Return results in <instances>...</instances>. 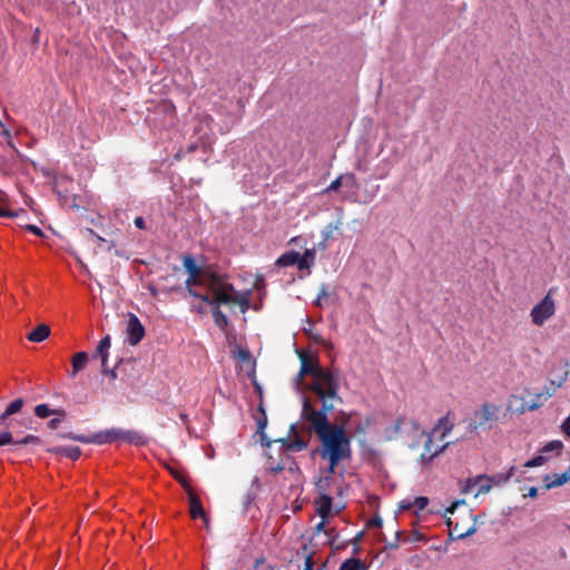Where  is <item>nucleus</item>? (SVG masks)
Wrapping results in <instances>:
<instances>
[{
  "label": "nucleus",
  "instance_id": "nucleus-28",
  "mask_svg": "<svg viewBox=\"0 0 570 570\" xmlns=\"http://www.w3.org/2000/svg\"><path fill=\"white\" fill-rule=\"evenodd\" d=\"M314 261H315V250L306 249L303 255H299V259L297 262V267L299 271L309 268V266L314 264Z\"/></svg>",
  "mask_w": 570,
  "mask_h": 570
},
{
  "label": "nucleus",
  "instance_id": "nucleus-46",
  "mask_svg": "<svg viewBox=\"0 0 570 570\" xmlns=\"http://www.w3.org/2000/svg\"><path fill=\"white\" fill-rule=\"evenodd\" d=\"M399 509H400L401 511H409V510H412V509H413V500H410V499L402 500V501L399 503Z\"/></svg>",
  "mask_w": 570,
  "mask_h": 570
},
{
  "label": "nucleus",
  "instance_id": "nucleus-49",
  "mask_svg": "<svg viewBox=\"0 0 570 570\" xmlns=\"http://www.w3.org/2000/svg\"><path fill=\"white\" fill-rule=\"evenodd\" d=\"M61 423V419L60 417H55V419H51L47 425L50 430H56L58 429L59 424Z\"/></svg>",
  "mask_w": 570,
  "mask_h": 570
},
{
  "label": "nucleus",
  "instance_id": "nucleus-50",
  "mask_svg": "<svg viewBox=\"0 0 570 570\" xmlns=\"http://www.w3.org/2000/svg\"><path fill=\"white\" fill-rule=\"evenodd\" d=\"M26 229L31 232L32 234L37 235V236H42V230L36 226V225H27L26 226Z\"/></svg>",
  "mask_w": 570,
  "mask_h": 570
},
{
  "label": "nucleus",
  "instance_id": "nucleus-56",
  "mask_svg": "<svg viewBox=\"0 0 570 570\" xmlns=\"http://www.w3.org/2000/svg\"><path fill=\"white\" fill-rule=\"evenodd\" d=\"M210 553L208 551H205L204 559H203V570H209L208 563H209Z\"/></svg>",
  "mask_w": 570,
  "mask_h": 570
},
{
  "label": "nucleus",
  "instance_id": "nucleus-9",
  "mask_svg": "<svg viewBox=\"0 0 570 570\" xmlns=\"http://www.w3.org/2000/svg\"><path fill=\"white\" fill-rule=\"evenodd\" d=\"M556 313V303L551 291L531 309V321L537 326H542Z\"/></svg>",
  "mask_w": 570,
  "mask_h": 570
},
{
  "label": "nucleus",
  "instance_id": "nucleus-52",
  "mask_svg": "<svg viewBox=\"0 0 570 570\" xmlns=\"http://www.w3.org/2000/svg\"><path fill=\"white\" fill-rule=\"evenodd\" d=\"M134 224L139 229H146V223L141 216L136 217Z\"/></svg>",
  "mask_w": 570,
  "mask_h": 570
},
{
  "label": "nucleus",
  "instance_id": "nucleus-43",
  "mask_svg": "<svg viewBox=\"0 0 570 570\" xmlns=\"http://www.w3.org/2000/svg\"><path fill=\"white\" fill-rule=\"evenodd\" d=\"M343 176H338L336 179H334L330 186L325 189L326 193H330V191H337L342 184H343Z\"/></svg>",
  "mask_w": 570,
  "mask_h": 570
},
{
  "label": "nucleus",
  "instance_id": "nucleus-45",
  "mask_svg": "<svg viewBox=\"0 0 570 570\" xmlns=\"http://www.w3.org/2000/svg\"><path fill=\"white\" fill-rule=\"evenodd\" d=\"M216 326L224 328L227 326V317L219 311L216 309Z\"/></svg>",
  "mask_w": 570,
  "mask_h": 570
},
{
  "label": "nucleus",
  "instance_id": "nucleus-64",
  "mask_svg": "<svg viewBox=\"0 0 570 570\" xmlns=\"http://www.w3.org/2000/svg\"><path fill=\"white\" fill-rule=\"evenodd\" d=\"M325 525V519H322V521L316 525V531L320 532L324 529Z\"/></svg>",
  "mask_w": 570,
  "mask_h": 570
},
{
  "label": "nucleus",
  "instance_id": "nucleus-61",
  "mask_svg": "<svg viewBox=\"0 0 570 570\" xmlns=\"http://www.w3.org/2000/svg\"><path fill=\"white\" fill-rule=\"evenodd\" d=\"M40 39V29L36 28L32 37V42L38 43Z\"/></svg>",
  "mask_w": 570,
  "mask_h": 570
},
{
  "label": "nucleus",
  "instance_id": "nucleus-39",
  "mask_svg": "<svg viewBox=\"0 0 570 570\" xmlns=\"http://www.w3.org/2000/svg\"><path fill=\"white\" fill-rule=\"evenodd\" d=\"M438 428H443V432L441 434V438L444 439L450 433V431L452 430L453 425L450 424L448 416H443V417H441L439 420Z\"/></svg>",
  "mask_w": 570,
  "mask_h": 570
},
{
  "label": "nucleus",
  "instance_id": "nucleus-47",
  "mask_svg": "<svg viewBox=\"0 0 570 570\" xmlns=\"http://www.w3.org/2000/svg\"><path fill=\"white\" fill-rule=\"evenodd\" d=\"M254 287L258 291L265 287V278L262 274L255 276Z\"/></svg>",
  "mask_w": 570,
  "mask_h": 570
},
{
  "label": "nucleus",
  "instance_id": "nucleus-36",
  "mask_svg": "<svg viewBox=\"0 0 570 570\" xmlns=\"http://www.w3.org/2000/svg\"><path fill=\"white\" fill-rule=\"evenodd\" d=\"M40 444V439L37 435L28 434L20 440H14V445Z\"/></svg>",
  "mask_w": 570,
  "mask_h": 570
},
{
  "label": "nucleus",
  "instance_id": "nucleus-5",
  "mask_svg": "<svg viewBox=\"0 0 570 570\" xmlns=\"http://www.w3.org/2000/svg\"><path fill=\"white\" fill-rule=\"evenodd\" d=\"M309 389L322 400L332 402L333 400L341 401L338 396V376L335 375L332 371L323 368L318 371L314 379H312V384Z\"/></svg>",
  "mask_w": 570,
  "mask_h": 570
},
{
  "label": "nucleus",
  "instance_id": "nucleus-17",
  "mask_svg": "<svg viewBox=\"0 0 570 570\" xmlns=\"http://www.w3.org/2000/svg\"><path fill=\"white\" fill-rule=\"evenodd\" d=\"M119 441L134 445H145L147 438L137 431L119 429Z\"/></svg>",
  "mask_w": 570,
  "mask_h": 570
},
{
  "label": "nucleus",
  "instance_id": "nucleus-41",
  "mask_svg": "<svg viewBox=\"0 0 570 570\" xmlns=\"http://www.w3.org/2000/svg\"><path fill=\"white\" fill-rule=\"evenodd\" d=\"M563 444L561 441H551L548 444H546L542 449V452H550V451H560L562 449Z\"/></svg>",
  "mask_w": 570,
  "mask_h": 570
},
{
  "label": "nucleus",
  "instance_id": "nucleus-18",
  "mask_svg": "<svg viewBox=\"0 0 570 570\" xmlns=\"http://www.w3.org/2000/svg\"><path fill=\"white\" fill-rule=\"evenodd\" d=\"M514 474V466H511L505 473H495L493 475H478L479 481H490L492 487L508 482Z\"/></svg>",
  "mask_w": 570,
  "mask_h": 570
},
{
  "label": "nucleus",
  "instance_id": "nucleus-13",
  "mask_svg": "<svg viewBox=\"0 0 570 570\" xmlns=\"http://www.w3.org/2000/svg\"><path fill=\"white\" fill-rule=\"evenodd\" d=\"M283 448L289 452H299L307 448L308 442L299 436L295 424L289 428V436L278 440Z\"/></svg>",
  "mask_w": 570,
  "mask_h": 570
},
{
  "label": "nucleus",
  "instance_id": "nucleus-7",
  "mask_svg": "<svg viewBox=\"0 0 570 570\" xmlns=\"http://www.w3.org/2000/svg\"><path fill=\"white\" fill-rule=\"evenodd\" d=\"M420 431V425L414 420H407L405 416H399L393 424L384 430L387 441L397 440L403 436H413Z\"/></svg>",
  "mask_w": 570,
  "mask_h": 570
},
{
  "label": "nucleus",
  "instance_id": "nucleus-12",
  "mask_svg": "<svg viewBox=\"0 0 570 570\" xmlns=\"http://www.w3.org/2000/svg\"><path fill=\"white\" fill-rule=\"evenodd\" d=\"M145 336V327L135 314H129L127 322V341L130 345H137Z\"/></svg>",
  "mask_w": 570,
  "mask_h": 570
},
{
  "label": "nucleus",
  "instance_id": "nucleus-38",
  "mask_svg": "<svg viewBox=\"0 0 570 570\" xmlns=\"http://www.w3.org/2000/svg\"><path fill=\"white\" fill-rule=\"evenodd\" d=\"M12 444L14 445V439L10 431L4 430L0 432V446Z\"/></svg>",
  "mask_w": 570,
  "mask_h": 570
},
{
  "label": "nucleus",
  "instance_id": "nucleus-51",
  "mask_svg": "<svg viewBox=\"0 0 570 570\" xmlns=\"http://www.w3.org/2000/svg\"><path fill=\"white\" fill-rule=\"evenodd\" d=\"M562 431L567 436H570V415L562 423Z\"/></svg>",
  "mask_w": 570,
  "mask_h": 570
},
{
  "label": "nucleus",
  "instance_id": "nucleus-48",
  "mask_svg": "<svg viewBox=\"0 0 570 570\" xmlns=\"http://www.w3.org/2000/svg\"><path fill=\"white\" fill-rule=\"evenodd\" d=\"M330 463V466H328V473L330 474H334L335 473V470H336V466L338 465V463L342 461V460H336L334 461L333 459H326Z\"/></svg>",
  "mask_w": 570,
  "mask_h": 570
},
{
  "label": "nucleus",
  "instance_id": "nucleus-10",
  "mask_svg": "<svg viewBox=\"0 0 570 570\" xmlns=\"http://www.w3.org/2000/svg\"><path fill=\"white\" fill-rule=\"evenodd\" d=\"M298 356H299V360H301V368H299V372L296 375V384L301 385L303 379L306 375H311L312 379H314L316 373L318 371H322L324 367H322L318 364V361L313 355H311V354H308V353H306L304 351L298 352Z\"/></svg>",
  "mask_w": 570,
  "mask_h": 570
},
{
  "label": "nucleus",
  "instance_id": "nucleus-19",
  "mask_svg": "<svg viewBox=\"0 0 570 570\" xmlns=\"http://www.w3.org/2000/svg\"><path fill=\"white\" fill-rule=\"evenodd\" d=\"M446 523L449 525L450 535H455L456 539H465L476 531L475 524H472L469 529L463 530L459 522L454 523L450 518L448 519Z\"/></svg>",
  "mask_w": 570,
  "mask_h": 570
},
{
  "label": "nucleus",
  "instance_id": "nucleus-32",
  "mask_svg": "<svg viewBox=\"0 0 570 570\" xmlns=\"http://www.w3.org/2000/svg\"><path fill=\"white\" fill-rule=\"evenodd\" d=\"M302 552L305 558L304 570H313L314 569V559H313L314 552L309 551L307 546L303 547Z\"/></svg>",
  "mask_w": 570,
  "mask_h": 570
},
{
  "label": "nucleus",
  "instance_id": "nucleus-14",
  "mask_svg": "<svg viewBox=\"0 0 570 570\" xmlns=\"http://www.w3.org/2000/svg\"><path fill=\"white\" fill-rule=\"evenodd\" d=\"M187 495H188L190 518L196 520L198 518L204 517L207 512L204 510L199 497L195 493L194 490H189L187 492Z\"/></svg>",
  "mask_w": 570,
  "mask_h": 570
},
{
  "label": "nucleus",
  "instance_id": "nucleus-16",
  "mask_svg": "<svg viewBox=\"0 0 570 570\" xmlns=\"http://www.w3.org/2000/svg\"><path fill=\"white\" fill-rule=\"evenodd\" d=\"M258 413L259 414L255 416V420L257 424V433L259 434L261 438V443L262 445L271 446L272 442L271 440L267 439L266 434L264 433V430L267 425V415L262 403L258 406Z\"/></svg>",
  "mask_w": 570,
  "mask_h": 570
},
{
  "label": "nucleus",
  "instance_id": "nucleus-62",
  "mask_svg": "<svg viewBox=\"0 0 570 570\" xmlns=\"http://www.w3.org/2000/svg\"><path fill=\"white\" fill-rule=\"evenodd\" d=\"M527 495L530 498H535L538 495V488L531 487Z\"/></svg>",
  "mask_w": 570,
  "mask_h": 570
},
{
  "label": "nucleus",
  "instance_id": "nucleus-27",
  "mask_svg": "<svg viewBox=\"0 0 570 570\" xmlns=\"http://www.w3.org/2000/svg\"><path fill=\"white\" fill-rule=\"evenodd\" d=\"M229 347H230L229 353L234 358H237L242 362L252 364V355L247 348H244L238 345H232V344H229Z\"/></svg>",
  "mask_w": 570,
  "mask_h": 570
},
{
  "label": "nucleus",
  "instance_id": "nucleus-35",
  "mask_svg": "<svg viewBox=\"0 0 570 570\" xmlns=\"http://www.w3.org/2000/svg\"><path fill=\"white\" fill-rule=\"evenodd\" d=\"M4 197H6V195L2 191H0V202H2L4 199ZM20 213H24V210L23 209L9 210V209H6L0 206V217L13 218V217H18L20 215Z\"/></svg>",
  "mask_w": 570,
  "mask_h": 570
},
{
  "label": "nucleus",
  "instance_id": "nucleus-37",
  "mask_svg": "<svg viewBox=\"0 0 570 570\" xmlns=\"http://www.w3.org/2000/svg\"><path fill=\"white\" fill-rule=\"evenodd\" d=\"M429 504V499L426 497H416L413 499V509L415 512L424 510Z\"/></svg>",
  "mask_w": 570,
  "mask_h": 570
},
{
  "label": "nucleus",
  "instance_id": "nucleus-11",
  "mask_svg": "<svg viewBox=\"0 0 570 570\" xmlns=\"http://www.w3.org/2000/svg\"><path fill=\"white\" fill-rule=\"evenodd\" d=\"M78 442L85 444H108L119 441V429L114 428L105 431H99L89 435L88 438H77Z\"/></svg>",
  "mask_w": 570,
  "mask_h": 570
},
{
  "label": "nucleus",
  "instance_id": "nucleus-8",
  "mask_svg": "<svg viewBox=\"0 0 570 570\" xmlns=\"http://www.w3.org/2000/svg\"><path fill=\"white\" fill-rule=\"evenodd\" d=\"M497 411V405L491 403H483L479 410L474 411L472 417L469 421L468 429L471 432L478 429H491V422L494 420Z\"/></svg>",
  "mask_w": 570,
  "mask_h": 570
},
{
  "label": "nucleus",
  "instance_id": "nucleus-2",
  "mask_svg": "<svg viewBox=\"0 0 570 570\" xmlns=\"http://www.w3.org/2000/svg\"><path fill=\"white\" fill-rule=\"evenodd\" d=\"M321 441L320 454L322 459L347 460L351 458V440L343 426L334 424L318 435Z\"/></svg>",
  "mask_w": 570,
  "mask_h": 570
},
{
  "label": "nucleus",
  "instance_id": "nucleus-40",
  "mask_svg": "<svg viewBox=\"0 0 570 570\" xmlns=\"http://www.w3.org/2000/svg\"><path fill=\"white\" fill-rule=\"evenodd\" d=\"M546 461H547L546 456H543V455H538V456H535V458H533V459H531V460L527 461V462L524 463V466H525V468H535V466H541V465H543V464L546 463Z\"/></svg>",
  "mask_w": 570,
  "mask_h": 570
},
{
  "label": "nucleus",
  "instance_id": "nucleus-22",
  "mask_svg": "<svg viewBox=\"0 0 570 570\" xmlns=\"http://www.w3.org/2000/svg\"><path fill=\"white\" fill-rule=\"evenodd\" d=\"M88 360H89L88 353H86V352L76 353L71 360L72 370H71L70 375L72 377H75L80 371H82L86 367Z\"/></svg>",
  "mask_w": 570,
  "mask_h": 570
},
{
  "label": "nucleus",
  "instance_id": "nucleus-4",
  "mask_svg": "<svg viewBox=\"0 0 570 570\" xmlns=\"http://www.w3.org/2000/svg\"><path fill=\"white\" fill-rule=\"evenodd\" d=\"M334 409V404L328 401H322V409L316 410L308 399L304 397L303 400V409H302V419L309 423V430L320 434L330 430L333 424H330L327 419V413Z\"/></svg>",
  "mask_w": 570,
  "mask_h": 570
},
{
  "label": "nucleus",
  "instance_id": "nucleus-42",
  "mask_svg": "<svg viewBox=\"0 0 570 570\" xmlns=\"http://www.w3.org/2000/svg\"><path fill=\"white\" fill-rule=\"evenodd\" d=\"M331 480V476H325L318 480L316 487L320 493H326V489L330 485Z\"/></svg>",
  "mask_w": 570,
  "mask_h": 570
},
{
  "label": "nucleus",
  "instance_id": "nucleus-30",
  "mask_svg": "<svg viewBox=\"0 0 570 570\" xmlns=\"http://www.w3.org/2000/svg\"><path fill=\"white\" fill-rule=\"evenodd\" d=\"M168 471L181 484L186 492L193 490L183 472L175 470L171 466H168Z\"/></svg>",
  "mask_w": 570,
  "mask_h": 570
},
{
  "label": "nucleus",
  "instance_id": "nucleus-60",
  "mask_svg": "<svg viewBox=\"0 0 570 570\" xmlns=\"http://www.w3.org/2000/svg\"><path fill=\"white\" fill-rule=\"evenodd\" d=\"M52 414L59 415L60 417H65L66 411L63 409H52Z\"/></svg>",
  "mask_w": 570,
  "mask_h": 570
},
{
  "label": "nucleus",
  "instance_id": "nucleus-24",
  "mask_svg": "<svg viewBox=\"0 0 570 570\" xmlns=\"http://www.w3.org/2000/svg\"><path fill=\"white\" fill-rule=\"evenodd\" d=\"M23 404H24V401L21 397L16 399L12 402H10L6 406L4 411L0 414V422L4 423L9 416L19 413L21 411Z\"/></svg>",
  "mask_w": 570,
  "mask_h": 570
},
{
  "label": "nucleus",
  "instance_id": "nucleus-23",
  "mask_svg": "<svg viewBox=\"0 0 570 570\" xmlns=\"http://www.w3.org/2000/svg\"><path fill=\"white\" fill-rule=\"evenodd\" d=\"M48 451L53 454L67 456L71 460H77L81 455V449L79 446H55Z\"/></svg>",
  "mask_w": 570,
  "mask_h": 570
},
{
  "label": "nucleus",
  "instance_id": "nucleus-57",
  "mask_svg": "<svg viewBox=\"0 0 570 570\" xmlns=\"http://www.w3.org/2000/svg\"><path fill=\"white\" fill-rule=\"evenodd\" d=\"M381 525H382V519L379 518V517L373 518L368 522V527H371V528H373V527H381Z\"/></svg>",
  "mask_w": 570,
  "mask_h": 570
},
{
  "label": "nucleus",
  "instance_id": "nucleus-3",
  "mask_svg": "<svg viewBox=\"0 0 570 570\" xmlns=\"http://www.w3.org/2000/svg\"><path fill=\"white\" fill-rule=\"evenodd\" d=\"M250 291L237 292L223 276L216 273V307L222 304L238 305L245 313L250 307Z\"/></svg>",
  "mask_w": 570,
  "mask_h": 570
},
{
  "label": "nucleus",
  "instance_id": "nucleus-21",
  "mask_svg": "<svg viewBox=\"0 0 570 570\" xmlns=\"http://www.w3.org/2000/svg\"><path fill=\"white\" fill-rule=\"evenodd\" d=\"M111 346V340L109 335H106L100 340L94 357L99 356L101 360V367L106 370V363L108 362V351Z\"/></svg>",
  "mask_w": 570,
  "mask_h": 570
},
{
  "label": "nucleus",
  "instance_id": "nucleus-31",
  "mask_svg": "<svg viewBox=\"0 0 570 570\" xmlns=\"http://www.w3.org/2000/svg\"><path fill=\"white\" fill-rule=\"evenodd\" d=\"M449 444L445 443L440 450H435V451H432L431 446H432V438L429 436L428 440L425 441V444H424V453L422 454V458L425 459L426 456L429 458V460L433 459L436 454H439L446 445Z\"/></svg>",
  "mask_w": 570,
  "mask_h": 570
},
{
  "label": "nucleus",
  "instance_id": "nucleus-29",
  "mask_svg": "<svg viewBox=\"0 0 570 570\" xmlns=\"http://www.w3.org/2000/svg\"><path fill=\"white\" fill-rule=\"evenodd\" d=\"M340 570H366V566L362 560L351 558L341 564Z\"/></svg>",
  "mask_w": 570,
  "mask_h": 570
},
{
  "label": "nucleus",
  "instance_id": "nucleus-63",
  "mask_svg": "<svg viewBox=\"0 0 570 570\" xmlns=\"http://www.w3.org/2000/svg\"><path fill=\"white\" fill-rule=\"evenodd\" d=\"M461 502H454L450 508L446 509V513H453L454 510L456 509V507L460 504Z\"/></svg>",
  "mask_w": 570,
  "mask_h": 570
},
{
  "label": "nucleus",
  "instance_id": "nucleus-25",
  "mask_svg": "<svg viewBox=\"0 0 570 570\" xmlns=\"http://www.w3.org/2000/svg\"><path fill=\"white\" fill-rule=\"evenodd\" d=\"M569 480H570L569 471H566L561 474H554L553 476H550L547 474L543 479V481L546 483L544 488L551 489V488L560 487Z\"/></svg>",
  "mask_w": 570,
  "mask_h": 570
},
{
  "label": "nucleus",
  "instance_id": "nucleus-44",
  "mask_svg": "<svg viewBox=\"0 0 570 570\" xmlns=\"http://www.w3.org/2000/svg\"><path fill=\"white\" fill-rule=\"evenodd\" d=\"M475 483L479 484L478 493H488L492 489L490 481H479L476 478Z\"/></svg>",
  "mask_w": 570,
  "mask_h": 570
},
{
  "label": "nucleus",
  "instance_id": "nucleus-33",
  "mask_svg": "<svg viewBox=\"0 0 570 570\" xmlns=\"http://www.w3.org/2000/svg\"><path fill=\"white\" fill-rule=\"evenodd\" d=\"M35 415L39 419H46L52 414V409L48 404H38L35 406Z\"/></svg>",
  "mask_w": 570,
  "mask_h": 570
},
{
  "label": "nucleus",
  "instance_id": "nucleus-34",
  "mask_svg": "<svg viewBox=\"0 0 570 570\" xmlns=\"http://www.w3.org/2000/svg\"><path fill=\"white\" fill-rule=\"evenodd\" d=\"M328 291H327V286L325 284H322L320 289H318V294H317V297L314 302V304L318 307H323L324 306V303L326 302L327 297H328Z\"/></svg>",
  "mask_w": 570,
  "mask_h": 570
},
{
  "label": "nucleus",
  "instance_id": "nucleus-58",
  "mask_svg": "<svg viewBox=\"0 0 570 570\" xmlns=\"http://www.w3.org/2000/svg\"><path fill=\"white\" fill-rule=\"evenodd\" d=\"M379 189H380V186L376 185L374 190L368 196H366L365 203L373 200L374 197L376 196Z\"/></svg>",
  "mask_w": 570,
  "mask_h": 570
},
{
  "label": "nucleus",
  "instance_id": "nucleus-20",
  "mask_svg": "<svg viewBox=\"0 0 570 570\" xmlns=\"http://www.w3.org/2000/svg\"><path fill=\"white\" fill-rule=\"evenodd\" d=\"M50 333V327L47 324H40L28 333L27 340L33 343H41L49 337Z\"/></svg>",
  "mask_w": 570,
  "mask_h": 570
},
{
  "label": "nucleus",
  "instance_id": "nucleus-55",
  "mask_svg": "<svg viewBox=\"0 0 570 570\" xmlns=\"http://www.w3.org/2000/svg\"><path fill=\"white\" fill-rule=\"evenodd\" d=\"M59 436L61 439H69V440H75V441H78L77 438H88L87 435H75L72 433H63V434H59Z\"/></svg>",
  "mask_w": 570,
  "mask_h": 570
},
{
  "label": "nucleus",
  "instance_id": "nucleus-15",
  "mask_svg": "<svg viewBox=\"0 0 570 570\" xmlns=\"http://www.w3.org/2000/svg\"><path fill=\"white\" fill-rule=\"evenodd\" d=\"M333 499L326 493H318L315 499L316 512L322 519H326L332 510Z\"/></svg>",
  "mask_w": 570,
  "mask_h": 570
},
{
  "label": "nucleus",
  "instance_id": "nucleus-54",
  "mask_svg": "<svg viewBox=\"0 0 570 570\" xmlns=\"http://www.w3.org/2000/svg\"><path fill=\"white\" fill-rule=\"evenodd\" d=\"M102 373L108 375L110 379L112 380H116L117 379V373H116V370L112 368V370H109L108 368V365L106 364V370L102 367Z\"/></svg>",
  "mask_w": 570,
  "mask_h": 570
},
{
  "label": "nucleus",
  "instance_id": "nucleus-1",
  "mask_svg": "<svg viewBox=\"0 0 570 570\" xmlns=\"http://www.w3.org/2000/svg\"><path fill=\"white\" fill-rule=\"evenodd\" d=\"M183 266L189 274L186 288L197 301L193 303V309L199 314H214V273L199 267L191 255L183 257Z\"/></svg>",
  "mask_w": 570,
  "mask_h": 570
},
{
  "label": "nucleus",
  "instance_id": "nucleus-53",
  "mask_svg": "<svg viewBox=\"0 0 570 570\" xmlns=\"http://www.w3.org/2000/svg\"><path fill=\"white\" fill-rule=\"evenodd\" d=\"M204 524V528L207 532L210 531V517L208 513H206L204 517L200 518Z\"/></svg>",
  "mask_w": 570,
  "mask_h": 570
},
{
  "label": "nucleus",
  "instance_id": "nucleus-59",
  "mask_svg": "<svg viewBox=\"0 0 570 570\" xmlns=\"http://www.w3.org/2000/svg\"><path fill=\"white\" fill-rule=\"evenodd\" d=\"M0 135L3 136L6 139H8V141L10 142V140H11V132H10L9 129L3 127L2 130L0 131Z\"/></svg>",
  "mask_w": 570,
  "mask_h": 570
},
{
  "label": "nucleus",
  "instance_id": "nucleus-26",
  "mask_svg": "<svg viewBox=\"0 0 570 570\" xmlns=\"http://www.w3.org/2000/svg\"><path fill=\"white\" fill-rule=\"evenodd\" d=\"M299 259V253L295 250H291L287 253L282 254L275 262V265L278 267H287L297 265V262Z\"/></svg>",
  "mask_w": 570,
  "mask_h": 570
},
{
  "label": "nucleus",
  "instance_id": "nucleus-6",
  "mask_svg": "<svg viewBox=\"0 0 570 570\" xmlns=\"http://www.w3.org/2000/svg\"><path fill=\"white\" fill-rule=\"evenodd\" d=\"M244 111V104L240 98L232 97L224 99V104H219L216 112L224 116L223 125L219 128L222 134L228 132L237 122Z\"/></svg>",
  "mask_w": 570,
  "mask_h": 570
}]
</instances>
